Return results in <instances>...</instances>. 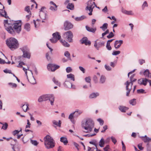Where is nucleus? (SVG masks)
Masks as SVG:
<instances>
[{"label":"nucleus","mask_w":151,"mask_h":151,"mask_svg":"<svg viewBox=\"0 0 151 151\" xmlns=\"http://www.w3.org/2000/svg\"><path fill=\"white\" fill-rule=\"evenodd\" d=\"M136 81V79H133L131 80L130 81H127L125 83L124 85L126 86V90L127 91L126 92V96H129L130 92L132 89V86L133 85V83Z\"/></svg>","instance_id":"nucleus-7"},{"label":"nucleus","mask_w":151,"mask_h":151,"mask_svg":"<svg viewBox=\"0 0 151 151\" xmlns=\"http://www.w3.org/2000/svg\"><path fill=\"white\" fill-rule=\"evenodd\" d=\"M82 44H84L86 45H90L91 43L90 41L88 40L86 37H84L81 40Z\"/></svg>","instance_id":"nucleus-17"},{"label":"nucleus","mask_w":151,"mask_h":151,"mask_svg":"<svg viewBox=\"0 0 151 151\" xmlns=\"http://www.w3.org/2000/svg\"><path fill=\"white\" fill-rule=\"evenodd\" d=\"M111 139L112 142L114 143V144H115L117 142L115 138L112 136L111 137Z\"/></svg>","instance_id":"nucleus-60"},{"label":"nucleus","mask_w":151,"mask_h":151,"mask_svg":"<svg viewBox=\"0 0 151 151\" xmlns=\"http://www.w3.org/2000/svg\"><path fill=\"white\" fill-rule=\"evenodd\" d=\"M82 127L85 130L86 132H90L94 127V122L91 119L87 118L82 122Z\"/></svg>","instance_id":"nucleus-1"},{"label":"nucleus","mask_w":151,"mask_h":151,"mask_svg":"<svg viewBox=\"0 0 151 151\" xmlns=\"http://www.w3.org/2000/svg\"><path fill=\"white\" fill-rule=\"evenodd\" d=\"M60 141L63 142L64 145H66L68 142L67 138L64 137H62L60 138Z\"/></svg>","instance_id":"nucleus-22"},{"label":"nucleus","mask_w":151,"mask_h":151,"mask_svg":"<svg viewBox=\"0 0 151 151\" xmlns=\"http://www.w3.org/2000/svg\"><path fill=\"white\" fill-rule=\"evenodd\" d=\"M24 29L26 31L29 32L30 29V26L29 24L27 23L25 24L24 27Z\"/></svg>","instance_id":"nucleus-23"},{"label":"nucleus","mask_w":151,"mask_h":151,"mask_svg":"<svg viewBox=\"0 0 151 151\" xmlns=\"http://www.w3.org/2000/svg\"><path fill=\"white\" fill-rule=\"evenodd\" d=\"M88 151H94V150L96 149V148L94 147H88Z\"/></svg>","instance_id":"nucleus-63"},{"label":"nucleus","mask_w":151,"mask_h":151,"mask_svg":"<svg viewBox=\"0 0 151 151\" xmlns=\"http://www.w3.org/2000/svg\"><path fill=\"white\" fill-rule=\"evenodd\" d=\"M86 18V17L84 15L82 16L79 17H76V21H82Z\"/></svg>","instance_id":"nucleus-34"},{"label":"nucleus","mask_w":151,"mask_h":151,"mask_svg":"<svg viewBox=\"0 0 151 151\" xmlns=\"http://www.w3.org/2000/svg\"><path fill=\"white\" fill-rule=\"evenodd\" d=\"M106 80V78L103 75L101 77L100 79V83H104Z\"/></svg>","instance_id":"nucleus-41"},{"label":"nucleus","mask_w":151,"mask_h":151,"mask_svg":"<svg viewBox=\"0 0 151 151\" xmlns=\"http://www.w3.org/2000/svg\"><path fill=\"white\" fill-rule=\"evenodd\" d=\"M52 81L56 85L60 87L61 85V83L59 82L55 78H54L52 79Z\"/></svg>","instance_id":"nucleus-38"},{"label":"nucleus","mask_w":151,"mask_h":151,"mask_svg":"<svg viewBox=\"0 0 151 151\" xmlns=\"http://www.w3.org/2000/svg\"><path fill=\"white\" fill-rule=\"evenodd\" d=\"M53 123L54 124L58 126L59 127H60L61 124V122L60 120L58 121V122L57 121L54 120L53 121Z\"/></svg>","instance_id":"nucleus-40"},{"label":"nucleus","mask_w":151,"mask_h":151,"mask_svg":"<svg viewBox=\"0 0 151 151\" xmlns=\"http://www.w3.org/2000/svg\"><path fill=\"white\" fill-rule=\"evenodd\" d=\"M148 82L149 83L150 86L151 85V80H148L146 78H143L139 79L138 81V83L140 85H143L146 86L147 84V82Z\"/></svg>","instance_id":"nucleus-13"},{"label":"nucleus","mask_w":151,"mask_h":151,"mask_svg":"<svg viewBox=\"0 0 151 151\" xmlns=\"http://www.w3.org/2000/svg\"><path fill=\"white\" fill-rule=\"evenodd\" d=\"M23 53L22 57L28 59L30 58V57L29 50L27 46H24L20 48Z\"/></svg>","instance_id":"nucleus-9"},{"label":"nucleus","mask_w":151,"mask_h":151,"mask_svg":"<svg viewBox=\"0 0 151 151\" xmlns=\"http://www.w3.org/2000/svg\"><path fill=\"white\" fill-rule=\"evenodd\" d=\"M142 137L143 140L145 142H149L151 140V138H150L148 137L146 135H145L144 137Z\"/></svg>","instance_id":"nucleus-27"},{"label":"nucleus","mask_w":151,"mask_h":151,"mask_svg":"<svg viewBox=\"0 0 151 151\" xmlns=\"http://www.w3.org/2000/svg\"><path fill=\"white\" fill-rule=\"evenodd\" d=\"M30 141L32 144L35 146L37 145L38 144V143L36 140H34L31 139Z\"/></svg>","instance_id":"nucleus-48"},{"label":"nucleus","mask_w":151,"mask_h":151,"mask_svg":"<svg viewBox=\"0 0 151 151\" xmlns=\"http://www.w3.org/2000/svg\"><path fill=\"white\" fill-rule=\"evenodd\" d=\"M123 43L122 40H116L114 43V46L116 49L119 48Z\"/></svg>","instance_id":"nucleus-16"},{"label":"nucleus","mask_w":151,"mask_h":151,"mask_svg":"<svg viewBox=\"0 0 151 151\" xmlns=\"http://www.w3.org/2000/svg\"><path fill=\"white\" fill-rule=\"evenodd\" d=\"M104 43H105L104 42H99L98 43V50H99L100 47L104 46Z\"/></svg>","instance_id":"nucleus-47"},{"label":"nucleus","mask_w":151,"mask_h":151,"mask_svg":"<svg viewBox=\"0 0 151 151\" xmlns=\"http://www.w3.org/2000/svg\"><path fill=\"white\" fill-rule=\"evenodd\" d=\"M105 141L103 138H102L99 142V145L101 147H103L105 143Z\"/></svg>","instance_id":"nucleus-26"},{"label":"nucleus","mask_w":151,"mask_h":151,"mask_svg":"<svg viewBox=\"0 0 151 151\" xmlns=\"http://www.w3.org/2000/svg\"><path fill=\"white\" fill-rule=\"evenodd\" d=\"M60 42L63 45L64 47H69V44L65 40H60Z\"/></svg>","instance_id":"nucleus-31"},{"label":"nucleus","mask_w":151,"mask_h":151,"mask_svg":"<svg viewBox=\"0 0 151 151\" xmlns=\"http://www.w3.org/2000/svg\"><path fill=\"white\" fill-rule=\"evenodd\" d=\"M63 37L65 38L69 42H72L73 35L70 31H69L65 32L63 34Z\"/></svg>","instance_id":"nucleus-11"},{"label":"nucleus","mask_w":151,"mask_h":151,"mask_svg":"<svg viewBox=\"0 0 151 151\" xmlns=\"http://www.w3.org/2000/svg\"><path fill=\"white\" fill-rule=\"evenodd\" d=\"M64 55L68 58H70V54L68 51H66L64 53Z\"/></svg>","instance_id":"nucleus-50"},{"label":"nucleus","mask_w":151,"mask_h":151,"mask_svg":"<svg viewBox=\"0 0 151 151\" xmlns=\"http://www.w3.org/2000/svg\"><path fill=\"white\" fill-rule=\"evenodd\" d=\"M8 84L12 88H15L17 86V85L15 83H9Z\"/></svg>","instance_id":"nucleus-46"},{"label":"nucleus","mask_w":151,"mask_h":151,"mask_svg":"<svg viewBox=\"0 0 151 151\" xmlns=\"http://www.w3.org/2000/svg\"><path fill=\"white\" fill-rule=\"evenodd\" d=\"M99 95V93L96 92L93 93L91 94L89 96V98L91 99H93L96 98Z\"/></svg>","instance_id":"nucleus-29"},{"label":"nucleus","mask_w":151,"mask_h":151,"mask_svg":"<svg viewBox=\"0 0 151 151\" xmlns=\"http://www.w3.org/2000/svg\"><path fill=\"white\" fill-rule=\"evenodd\" d=\"M57 6H50V9L52 11H55L57 10Z\"/></svg>","instance_id":"nucleus-44"},{"label":"nucleus","mask_w":151,"mask_h":151,"mask_svg":"<svg viewBox=\"0 0 151 151\" xmlns=\"http://www.w3.org/2000/svg\"><path fill=\"white\" fill-rule=\"evenodd\" d=\"M22 129H21L20 131H19L18 130H15L13 132V134L14 135H15L16 134H18L20 131H21Z\"/></svg>","instance_id":"nucleus-61"},{"label":"nucleus","mask_w":151,"mask_h":151,"mask_svg":"<svg viewBox=\"0 0 151 151\" xmlns=\"http://www.w3.org/2000/svg\"><path fill=\"white\" fill-rule=\"evenodd\" d=\"M148 6L147 2L146 1H144L142 6V9L144 10L145 7H147Z\"/></svg>","instance_id":"nucleus-43"},{"label":"nucleus","mask_w":151,"mask_h":151,"mask_svg":"<svg viewBox=\"0 0 151 151\" xmlns=\"http://www.w3.org/2000/svg\"><path fill=\"white\" fill-rule=\"evenodd\" d=\"M25 10L27 12L28 14H31V12L30 11V7L29 6H27L25 8Z\"/></svg>","instance_id":"nucleus-52"},{"label":"nucleus","mask_w":151,"mask_h":151,"mask_svg":"<svg viewBox=\"0 0 151 151\" xmlns=\"http://www.w3.org/2000/svg\"><path fill=\"white\" fill-rule=\"evenodd\" d=\"M22 65H25V63L23 62H21L19 63V65L17 66V67L21 68L23 67L22 66Z\"/></svg>","instance_id":"nucleus-56"},{"label":"nucleus","mask_w":151,"mask_h":151,"mask_svg":"<svg viewBox=\"0 0 151 151\" xmlns=\"http://www.w3.org/2000/svg\"><path fill=\"white\" fill-rule=\"evenodd\" d=\"M108 25V24L107 23H105L103 24L102 26L100 27V28L103 31H104L107 29Z\"/></svg>","instance_id":"nucleus-39"},{"label":"nucleus","mask_w":151,"mask_h":151,"mask_svg":"<svg viewBox=\"0 0 151 151\" xmlns=\"http://www.w3.org/2000/svg\"><path fill=\"white\" fill-rule=\"evenodd\" d=\"M114 36V34L112 32H111L109 34V35L107 36V37L108 39H110L113 37Z\"/></svg>","instance_id":"nucleus-49"},{"label":"nucleus","mask_w":151,"mask_h":151,"mask_svg":"<svg viewBox=\"0 0 151 151\" xmlns=\"http://www.w3.org/2000/svg\"><path fill=\"white\" fill-rule=\"evenodd\" d=\"M75 112L76 111H75L73 113L70 114L68 117V118L72 122L73 124L74 123V121L73 120V115Z\"/></svg>","instance_id":"nucleus-33"},{"label":"nucleus","mask_w":151,"mask_h":151,"mask_svg":"<svg viewBox=\"0 0 151 151\" xmlns=\"http://www.w3.org/2000/svg\"><path fill=\"white\" fill-rule=\"evenodd\" d=\"M136 103V99H133L129 101V103L132 105H135Z\"/></svg>","instance_id":"nucleus-45"},{"label":"nucleus","mask_w":151,"mask_h":151,"mask_svg":"<svg viewBox=\"0 0 151 151\" xmlns=\"http://www.w3.org/2000/svg\"><path fill=\"white\" fill-rule=\"evenodd\" d=\"M0 14L1 15V16L4 17L6 18L8 17L7 16L6 12L5 10H1V11L0 12Z\"/></svg>","instance_id":"nucleus-35"},{"label":"nucleus","mask_w":151,"mask_h":151,"mask_svg":"<svg viewBox=\"0 0 151 151\" xmlns=\"http://www.w3.org/2000/svg\"><path fill=\"white\" fill-rule=\"evenodd\" d=\"M44 140L45 145L47 149L52 148L55 146V141L53 138L49 135L45 136Z\"/></svg>","instance_id":"nucleus-4"},{"label":"nucleus","mask_w":151,"mask_h":151,"mask_svg":"<svg viewBox=\"0 0 151 151\" xmlns=\"http://www.w3.org/2000/svg\"><path fill=\"white\" fill-rule=\"evenodd\" d=\"M40 17L42 19L45 20L46 18V13L44 12H41L40 13Z\"/></svg>","instance_id":"nucleus-21"},{"label":"nucleus","mask_w":151,"mask_h":151,"mask_svg":"<svg viewBox=\"0 0 151 151\" xmlns=\"http://www.w3.org/2000/svg\"><path fill=\"white\" fill-rule=\"evenodd\" d=\"M7 20H5L4 21V26L6 30L8 31H9V28L12 25V24L9 23L8 22Z\"/></svg>","instance_id":"nucleus-18"},{"label":"nucleus","mask_w":151,"mask_h":151,"mask_svg":"<svg viewBox=\"0 0 151 151\" xmlns=\"http://www.w3.org/2000/svg\"><path fill=\"white\" fill-rule=\"evenodd\" d=\"M105 68L107 70L110 71L111 70V68L109 65H105Z\"/></svg>","instance_id":"nucleus-62"},{"label":"nucleus","mask_w":151,"mask_h":151,"mask_svg":"<svg viewBox=\"0 0 151 151\" xmlns=\"http://www.w3.org/2000/svg\"><path fill=\"white\" fill-rule=\"evenodd\" d=\"M87 6L86 8V10L89 11L90 12L88 14L89 15H92L93 9L96 6L95 3L94 2L91 1V0H89L87 2Z\"/></svg>","instance_id":"nucleus-8"},{"label":"nucleus","mask_w":151,"mask_h":151,"mask_svg":"<svg viewBox=\"0 0 151 151\" xmlns=\"http://www.w3.org/2000/svg\"><path fill=\"white\" fill-rule=\"evenodd\" d=\"M73 27V25L70 22L66 21L64 24V28L65 30H69Z\"/></svg>","instance_id":"nucleus-14"},{"label":"nucleus","mask_w":151,"mask_h":151,"mask_svg":"<svg viewBox=\"0 0 151 151\" xmlns=\"http://www.w3.org/2000/svg\"><path fill=\"white\" fill-rule=\"evenodd\" d=\"M67 8L70 10H73L74 9V6L72 4L69 3L67 6Z\"/></svg>","instance_id":"nucleus-37"},{"label":"nucleus","mask_w":151,"mask_h":151,"mask_svg":"<svg viewBox=\"0 0 151 151\" xmlns=\"http://www.w3.org/2000/svg\"><path fill=\"white\" fill-rule=\"evenodd\" d=\"M64 85L65 87L73 89H75V85H73L71 83L67 81H65L64 83Z\"/></svg>","instance_id":"nucleus-15"},{"label":"nucleus","mask_w":151,"mask_h":151,"mask_svg":"<svg viewBox=\"0 0 151 151\" xmlns=\"http://www.w3.org/2000/svg\"><path fill=\"white\" fill-rule=\"evenodd\" d=\"M89 143L91 144L94 145L96 147L97 151H100V150H97V146L98 145V143L96 140H92L91 141H90Z\"/></svg>","instance_id":"nucleus-20"},{"label":"nucleus","mask_w":151,"mask_h":151,"mask_svg":"<svg viewBox=\"0 0 151 151\" xmlns=\"http://www.w3.org/2000/svg\"><path fill=\"white\" fill-rule=\"evenodd\" d=\"M67 76L68 78H70L71 80H73V81H75V76L74 75L72 74H70L67 75Z\"/></svg>","instance_id":"nucleus-36"},{"label":"nucleus","mask_w":151,"mask_h":151,"mask_svg":"<svg viewBox=\"0 0 151 151\" xmlns=\"http://www.w3.org/2000/svg\"><path fill=\"white\" fill-rule=\"evenodd\" d=\"M119 109L122 112H124L128 109V108L124 106H120L119 107Z\"/></svg>","instance_id":"nucleus-28"},{"label":"nucleus","mask_w":151,"mask_h":151,"mask_svg":"<svg viewBox=\"0 0 151 151\" xmlns=\"http://www.w3.org/2000/svg\"><path fill=\"white\" fill-rule=\"evenodd\" d=\"M54 97L51 94H46L42 95L39 97L38 101L39 102H42L43 101L49 100L50 101V104L52 106L54 104Z\"/></svg>","instance_id":"nucleus-6"},{"label":"nucleus","mask_w":151,"mask_h":151,"mask_svg":"<svg viewBox=\"0 0 151 151\" xmlns=\"http://www.w3.org/2000/svg\"><path fill=\"white\" fill-rule=\"evenodd\" d=\"M52 38L50 39V40L52 43H55L61 38V36L58 32H56L52 35Z\"/></svg>","instance_id":"nucleus-10"},{"label":"nucleus","mask_w":151,"mask_h":151,"mask_svg":"<svg viewBox=\"0 0 151 151\" xmlns=\"http://www.w3.org/2000/svg\"><path fill=\"white\" fill-rule=\"evenodd\" d=\"M23 70L24 71L27 78L30 83L33 84L36 83L35 79L32 75V71L29 70V67L27 66V69L23 68Z\"/></svg>","instance_id":"nucleus-5"},{"label":"nucleus","mask_w":151,"mask_h":151,"mask_svg":"<svg viewBox=\"0 0 151 151\" xmlns=\"http://www.w3.org/2000/svg\"><path fill=\"white\" fill-rule=\"evenodd\" d=\"M40 21L39 19H37L36 21L33 20V23L35 25V28H37L39 27L40 25V23L39 22Z\"/></svg>","instance_id":"nucleus-30"},{"label":"nucleus","mask_w":151,"mask_h":151,"mask_svg":"<svg viewBox=\"0 0 151 151\" xmlns=\"http://www.w3.org/2000/svg\"><path fill=\"white\" fill-rule=\"evenodd\" d=\"M144 75L146 77H151V73L149 72L148 69L146 70L144 72Z\"/></svg>","instance_id":"nucleus-25"},{"label":"nucleus","mask_w":151,"mask_h":151,"mask_svg":"<svg viewBox=\"0 0 151 151\" xmlns=\"http://www.w3.org/2000/svg\"><path fill=\"white\" fill-rule=\"evenodd\" d=\"M29 105L28 104H24L22 106V109L24 112H26L29 109V108L28 107Z\"/></svg>","instance_id":"nucleus-32"},{"label":"nucleus","mask_w":151,"mask_h":151,"mask_svg":"<svg viewBox=\"0 0 151 151\" xmlns=\"http://www.w3.org/2000/svg\"><path fill=\"white\" fill-rule=\"evenodd\" d=\"M107 129V125H105L103 127V130H102L101 131V132L102 133H104V132Z\"/></svg>","instance_id":"nucleus-59"},{"label":"nucleus","mask_w":151,"mask_h":151,"mask_svg":"<svg viewBox=\"0 0 151 151\" xmlns=\"http://www.w3.org/2000/svg\"><path fill=\"white\" fill-rule=\"evenodd\" d=\"M66 71L67 73H69L71 72L72 71V69L70 67H67L66 69Z\"/></svg>","instance_id":"nucleus-58"},{"label":"nucleus","mask_w":151,"mask_h":151,"mask_svg":"<svg viewBox=\"0 0 151 151\" xmlns=\"http://www.w3.org/2000/svg\"><path fill=\"white\" fill-rule=\"evenodd\" d=\"M120 53V51H113L112 53V55H116Z\"/></svg>","instance_id":"nucleus-54"},{"label":"nucleus","mask_w":151,"mask_h":151,"mask_svg":"<svg viewBox=\"0 0 151 151\" xmlns=\"http://www.w3.org/2000/svg\"><path fill=\"white\" fill-rule=\"evenodd\" d=\"M138 147L140 150H142L143 149V148L142 146V144L141 143H140L138 145Z\"/></svg>","instance_id":"nucleus-64"},{"label":"nucleus","mask_w":151,"mask_h":151,"mask_svg":"<svg viewBox=\"0 0 151 151\" xmlns=\"http://www.w3.org/2000/svg\"><path fill=\"white\" fill-rule=\"evenodd\" d=\"M121 11L123 13L126 14L128 15H132L133 14V12L132 11H128L123 9H122Z\"/></svg>","instance_id":"nucleus-19"},{"label":"nucleus","mask_w":151,"mask_h":151,"mask_svg":"<svg viewBox=\"0 0 151 151\" xmlns=\"http://www.w3.org/2000/svg\"><path fill=\"white\" fill-rule=\"evenodd\" d=\"M6 43L9 48L12 50L17 49L19 47L17 40L13 37H10L7 39L6 41Z\"/></svg>","instance_id":"nucleus-3"},{"label":"nucleus","mask_w":151,"mask_h":151,"mask_svg":"<svg viewBox=\"0 0 151 151\" xmlns=\"http://www.w3.org/2000/svg\"><path fill=\"white\" fill-rule=\"evenodd\" d=\"M59 67L60 66L59 65L52 64H49L47 67L48 70L51 71H54Z\"/></svg>","instance_id":"nucleus-12"},{"label":"nucleus","mask_w":151,"mask_h":151,"mask_svg":"<svg viewBox=\"0 0 151 151\" xmlns=\"http://www.w3.org/2000/svg\"><path fill=\"white\" fill-rule=\"evenodd\" d=\"M8 124L6 123H5L4 124H3L1 129H4V130H6L8 127Z\"/></svg>","instance_id":"nucleus-51"},{"label":"nucleus","mask_w":151,"mask_h":151,"mask_svg":"<svg viewBox=\"0 0 151 151\" xmlns=\"http://www.w3.org/2000/svg\"><path fill=\"white\" fill-rule=\"evenodd\" d=\"M122 151H126V146L123 141H122Z\"/></svg>","instance_id":"nucleus-53"},{"label":"nucleus","mask_w":151,"mask_h":151,"mask_svg":"<svg viewBox=\"0 0 151 151\" xmlns=\"http://www.w3.org/2000/svg\"><path fill=\"white\" fill-rule=\"evenodd\" d=\"M97 120L98 122H99L100 124L101 125H102L104 123V121L101 118L98 119H97Z\"/></svg>","instance_id":"nucleus-55"},{"label":"nucleus","mask_w":151,"mask_h":151,"mask_svg":"<svg viewBox=\"0 0 151 151\" xmlns=\"http://www.w3.org/2000/svg\"><path fill=\"white\" fill-rule=\"evenodd\" d=\"M21 23L20 21H18L12 24L10 27L9 28V31L8 32L11 34L14 35L15 33H19L21 30Z\"/></svg>","instance_id":"nucleus-2"},{"label":"nucleus","mask_w":151,"mask_h":151,"mask_svg":"<svg viewBox=\"0 0 151 151\" xmlns=\"http://www.w3.org/2000/svg\"><path fill=\"white\" fill-rule=\"evenodd\" d=\"M82 111L78 109H76V117L79 116L82 113Z\"/></svg>","instance_id":"nucleus-42"},{"label":"nucleus","mask_w":151,"mask_h":151,"mask_svg":"<svg viewBox=\"0 0 151 151\" xmlns=\"http://www.w3.org/2000/svg\"><path fill=\"white\" fill-rule=\"evenodd\" d=\"M86 30L89 32H92L93 33H94L95 31H96V28H90L88 26H86Z\"/></svg>","instance_id":"nucleus-24"},{"label":"nucleus","mask_w":151,"mask_h":151,"mask_svg":"<svg viewBox=\"0 0 151 151\" xmlns=\"http://www.w3.org/2000/svg\"><path fill=\"white\" fill-rule=\"evenodd\" d=\"M85 80L86 82L90 83L91 78L90 77H86L85 78Z\"/></svg>","instance_id":"nucleus-57"}]
</instances>
